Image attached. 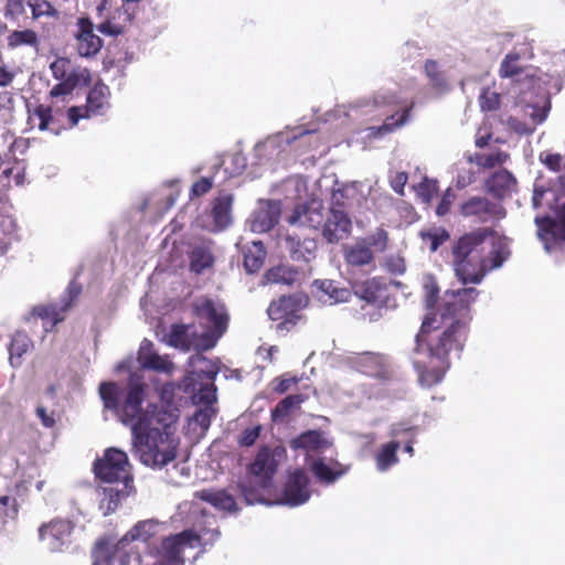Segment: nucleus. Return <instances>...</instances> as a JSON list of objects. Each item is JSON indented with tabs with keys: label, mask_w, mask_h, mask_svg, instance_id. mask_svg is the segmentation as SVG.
<instances>
[{
	"label": "nucleus",
	"mask_w": 565,
	"mask_h": 565,
	"mask_svg": "<svg viewBox=\"0 0 565 565\" xmlns=\"http://www.w3.org/2000/svg\"><path fill=\"white\" fill-rule=\"evenodd\" d=\"M98 393L104 408L130 426L134 450L141 463L162 469L175 460L179 441L174 437V425L178 414L171 409H159L156 404L142 408L147 393L142 377L130 375L125 387L113 381L102 382Z\"/></svg>",
	"instance_id": "1"
},
{
	"label": "nucleus",
	"mask_w": 565,
	"mask_h": 565,
	"mask_svg": "<svg viewBox=\"0 0 565 565\" xmlns=\"http://www.w3.org/2000/svg\"><path fill=\"white\" fill-rule=\"evenodd\" d=\"M441 322L436 317L426 316L415 337L413 366L418 382L424 387L438 385L451 366V358L460 356L468 335L462 320Z\"/></svg>",
	"instance_id": "2"
},
{
	"label": "nucleus",
	"mask_w": 565,
	"mask_h": 565,
	"mask_svg": "<svg viewBox=\"0 0 565 565\" xmlns=\"http://www.w3.org/2000/svg\"><path fill=\"white\" fill-rule=\"evenodd\" d=\"M495 231L482 227L465 233L451 248L452 266L457 278L463 284H480L487 273L497 269L509 258L510 249L505 238L498 237L491 249L486 252V241Z\"/></svg>",
	"instance_id": "3"
},
{
	"label": "nucleus",
	"mask_w": 565,
	"mask_h": 565,
	"mask_svg": "<svg viewBox=\"0 0 565 565\" xmlns=\"http://www.w3.org/2000/svg\"><path fill=\"white\" fill-rule=\"evenodd\" d=\"M192 309L200 324L206 329L202 334L203 349H212L227 330L230 321L227 309L223 302L207 297L199 299L193 303Z\"/></svg>",
	"instance_id": "4"
},
{
	"label": "nucleus",
	"mask_w": 565,
	"mask_h": 565,
	"mask_svg": "<svg viewBox=\"0 0 565 565\" xmlns=\"http://www.w3.org/2000/svg\"><path fill=\"white\" fill-rule=\"evenodd\" d=\"M93 471L95 477L105 483H134L128 456L118 448H107L103 457L95 460Z\"/></svg>",
	"instance_id": "5"
},
{
	"label": "nucleus",
	"mask_w": 565,
	"mask_h": 565,
	"mask_svg": "<svg viewBox=\"0 0 565 565\" xmlns=\"http://www.w3.org/2000/svg\"><path fill=\"white\" fill-rule=\"evenodd\" d=\"M195 542H199V537L192 529L164 537L158 550V561L153 565H184L183 552L194 548Z\"/></svg>",
	"instance_id": "6"
},
{
	"label": "nucleus",
	"mask_w": 565,
	"mask_h": 565,
	"mask_svg": "<svg viewBox=\"0 0 565 565\" xmlns=\"http://www.w3.org/2000/svg\"><path fill=\"white\" fill-rule=\"evenodd\" d=\"M302 300L299 295H284L269 303L267 315L270 320L279 321V330L288 331L300 319L299 311L305 307Z\"/></svg>",
	"instance_id": "7"
},
{
	"label": "nucleus",
	"mask_w": 565,
	"mask_h": 565,
	"mask_svg": "<svg viewBox=\"0 0 565 565\" xmlns=\"http://www.w3.org/2000/svg\"><path fill=\"white\" fill-rule=\"evenodd\" d=\"M479 291L473 288H462L454 292L439 308L440 318L446 321L462 320L468 327L470 305L476 301Z\"/></svg>",
	"instance_id": "8"
},
{
	"label": "nucleus",
	"mask_w": 565,
	"mask_h": 565,
	"mask_svg": "<svg viewBox=\"0 0 565 565\" xmlns=\"http://www.w3.org/2000/svg\"><path fill=\"white\" fill-rule=\"evenodd\" d=\"M459 213L463 217H473L480 223L498 221L505 217V209L484 196H471L459 206Z\"/></svg>",
	"instance_id": "9"
},
{
	"label": "nucleus",
	"mask_w": 565,
	"mask_h": 565,
	"mask_svg": "<svg viewBox=\"0 0 565 565\" xmlns=\"http://www.w3.org/2000/svg\"><path fill=\"white\" fill-rule=\"evenodd\" d=\"M310 479L302 468H296L287 476L281 492V502L289 507H297L306 503L311 495Z\"/></svg>",
	"instance_id": "10"
},
{
	"label": "nucleus",
	"mask_w": 565,
	"mask_h": 565,
	"mask_svg": "<svg viewBox=\"0 0 565 565\" xmlns=\"http://www.w3.org/2000/svg\"><path fill=\"white\" fill-rule=\"evenodd\" d=\"M289 447L294 451H303L308 458L333 447V439L324 430L309 429L290 439Z\"/></svg>",
	"instance_id": "11"
},
{
	"label": "nucleus",
	"mask_w": 565,
	"mask_h": 565,
	"mask_svg": "<svg viewBox=\"0 0 565 565\" xmlns=\"http://www.w3.org/2000/svg\"><path fill=\"white\" fill-rule=\"evenodd\" d=\"M350 363L356 371L371 377L387 381L393 376V372L386 358L380 353H355L350 358Z\"/></svg>",
	"instance_id": "12"
},
{
	"label": "nucleus",
	"mask_w": 565,
	"mask_h": 565,
	"mask_svg": "<svg viewBox=\"0 0 565 565\" xmlns=\"http://www.w3.org/2000/svg\"><path fill=\"white\" fill-rule=\"evenodd\" d=\"M73 529L72 522L64 519H53L39 527V539L51 552H60L70 541Z\"/></svg>",
	"instance_id": "13"
},
{
	"label": "nucleus",
	"mask_w": 565,
	"mask_h": 565,
	"mask_svg": "<svg viewBox=\"0 0 565 565\" xmlns=\"http://www.w3.org/2000/svg\"><path fill=\"white\" fill-rule=\"evenodd\" d=\"M540 238L548 252L563 249L565 246V212L559 221L551 216L536 217Z\"/></svg>",
	"instance_id": "14"
},
{
	"label": "nucleus",
	"mask_w": 565,
	"mask_h": 565,
	"mask_svg": "<svg viewBox=\"0 0 565 565\" xmlns=\"http://www.w3.org/2000/svg\"><path fill=\"white\" fill-rule=\"evenodd\" d=\"M77 30L74 33L76 52L81 57H94L103 47V40L94 33V24L87 17H82L76 22Z\"/></svg>",
	"instance_id": "15"
},
{
	"label": "nucleus",
	"mask_w": 565,
	"mask_h": 565,
	"mask_svg": "<svg viewBox=\"0 0 565 565\" xmlns=\"http://www.w3.org/2000/svg\"><path fill=\"white\" fill-rule=\"evenodd\" d=\"M324 218L322 201L312 199L303 204L296 205L287 221L291 225L298 224L318 230L323 227Z\"/></svg>",
	"instance_id": "16"
},
{
	"label": "nucleus",
	"mask_w": 565,
	"mask_h": 565,
	"mask_svg": "<svg viewBox=\"0 0 565 565\" xmlns=\"http://www.w3.org/2000/svg\"><path fill=\"white\" fill-rule=\"evenodd\" d=\"M352 231V221L348 212L329 209L322 227V237L330 244L347 238Z\"/></svg>",
	"instance_id": "17"
},
{
	"label": "nucleus",
	"mask_w": 565,
	"mask_h": 565,
	"mask_svg": "<svg viewBox=\"0 0 565 565\" xmlns=\"http://www.w3.org/2000/svg\"><path fill=\"white\" fill-rule=\"evenodd\" d=\"M137 361L142 369L156 372L171 373L174 367L169 355L158 354L154 351L152 341L148 339L142 340L138 350Z\"/></svg>",
	"instance_id": "18"
},
{
	"label": "nucleus",
	"mask_w": 565,
	"mask_h": 565,
	"mask_svg": "<svg viewBox=\"0 0 565 565\" xmlns=\"http://www.w3.org/2000/svg\"><path fill=\"white\" fill-rule=\"evenodd\" d=\"M193 362L202 363L206 366L205 369L194 372V374H196L199 379L209 381L207 384L200 388L195 398H198V403L204 404L205 407H212V404L216 402V387L214 386L213 381L217 375V370L203 355L195 356Z\"/></svg>",
	"instance_id": "19"
},
{
	"label": "nucleus",
	"mask_w": 565,
	"mask_h": 565,
	"mask_svg": "<svg viewBox=\"0 0 565 565\" xmlns=\"http://www.w3.org/2000/svg\"><path fill=\"white\" fill-rule=\"evenodd\" d=\"M354 294L365 302L377 307L386 305L387 287L380 278H371L356 282L353 286Z\"/></svg>",
	"instance_id": "20"
},
{
	"label": "nucleus",
	"mask_w": 565,
	"mask_h": 565,
	"mask_svg": "<svg viewBox=\"0 0 565 565\" xmlns=\"http://www.w3.org/2000/svg\"><path fill=\"white\" fill-rule=\"evenodd\" d=\"M92 83V73L87 67L74 66L71 76L67 79H61L50 90V97L71 95L77 86H89Z\"/></svg>",
	"instance_id": "21"
},
{
	"label": "nucleus",
	"mask_w": 565,
	"mask_h": 565,
	"mask_svg": "<svg viewBox=\"0 0 565 565\" xmlns=\"http://www.w3.org/2000/svg\"><path fill=\"white\" fill-rule=\"evenodd\" d=\"M110 88L102 81H97L86 96L87 111L92 116L104 115L110 107Z\"/></svg>",
	"instance_id": "22"
},
{
	"label": "nucleus",
	"mask_w": 565,
	"mask_h": 565,
	"mask_svg": "<svg viewBox=\"0 0 565 565\" xmlns=\"http://www.w3.org/2000/svg\"><path fill=\"white\" fill-rule=\"evenodd\" d=\"M160 523L154 520L139 521L134 527L128 531L118 542V551H122L127 545L134 541L149 543L159 532Z\"/></svg>",
	"instance_id": "23"
},
{
	"label": "nucleus",
	"mask_w": 565,
	"mask_h": 565,
	"mask_svg": "<svg viewBox=\"0 0 565 565\" xmlns=\"http://www.w3.org/2000/svg\"><path fill=\"white\" fill-rule=\"evenodd\" d=\"M286 244L290 257L295 262L309 263L316 258L318 245L315 238H301L297 235H288L286 237Z\"/></svg>",
	"instance_id": "24"
},
{
	"label": "nucleus",
	"mask_w": 565,
	"mask_h": 565,
	"mask_svg": "<svg viewBox=\"0 0 565 565\" xmlns=\"http://www.w3.org/2000/svg\"><path fill=\"white\" fill-rule=\"evenodd\" d=\"M134 483L114 484L103 489L99 508L104 515H109L117 510L120 502L134 492Z\"/></svg>",
	"instance_id": "25"
},
{
	"label": "nucleus",
	"mask_w": 565,
	"mask_h": 565,
	"mask_svg": "<svg viewBox=\"0 0 565 565\" xmlns=\"http://www.w3.org/2000/svg\"><path fill=\"white\" fill-rule=\"evenodd\" d=\"M516 184V180L511 172L505 169L499 170L490 175L486 181V190L494 198L502 200Z\"/></svg>",
	"instance_id": "26"
},
{
	"label": "nucleus",
	"mask_w": 565,
	"mask_h": 565,
	"mask_svg": "<svg viewBox=\"0 0 565 565\" xmlns=\"http://www.w3.org/2000/svg\"><path fill=\"white\" fill-rule=\"evenodd\" d=\"M40 43L38 32L31 28L10 30L6 36V47L8 51H17L21 47L38 50Z\"/></svg>",
	"instance_id": "27"
},
{
	"label": "nucleus",
	"mask_w": 565,
	"mask_h": 565,
	"mask_svg": "<svg viewBox=\"0 0 565 565\" xmlns=\"http://www.w3.org/2000/svg\"><path fill=\"white\" fill-rule=\"evenodd\" d=\"M243 265L247 273L255 274L264 265L267 252L262 241H253L242 247Z\"/></svg>",
	"instance_id": "28"
},
{
	"label": "nucleus",
	"mask_w": 565,
	"mask_h": 565,
	"mask_svg": "<svg viewBox=\"0 0 565 565\" xmlns=\"http://www.w3.org/2000/svg\"><path fill=\"white\" fill-rule=\"evenodd\" d=\"M232 194H222L214 199L211 215L217 231L226 228L232 222Z\"/></svg>",
	"instance_id": "29"
},
{
	"label": "nucleus",
	"mask_w": 565,
	"mask_h": 565,
	"mask_svg": "<svg viewBox=\"0 0 565 565\" xmlns=\"http://www.w3.org/2000/svg\"><path fill=\"white\" fill-rule=\"evenodd\" d=\"M131 20L132 17L126 9H118L104 22L98 24L97 30L104 35L118 36L125 33Z\"/></svg>",
	"instance_id": "30"
},
{
	"label": "nucleus",
	"mask_w": 565,
	"mask_h": 565,
	"mask_svg": "<svg viewBox=\"0 0 565 565\" xmlns=\"http://www.w3.org/2000/svg\"><path fill=\"white\" fill-rule=\"evenodd\" d=\"M310 471L320 482L331 484L347 472V468L338 461L334 467H330L322 458H316L310 463Z\"/></svg>",
	"instance_id": "31"
},
{
	"label": "nucleus",
	"mask_w": 565,
	"mask_h": 565,
	"mask_svg": "<svg viewBox=\"0 0 565 565\" xmlns=\"http://www.w3.org/2000/svg\"><path fill=\"white\" fill-rule=\"evenodd\" d=\"M277 467L278 461L275 459L274 451L269 447H263L250 465V471L258 477L271 478Z\"/></svg>",
	"instance_id": "32"
},
{
	"label": "nucleus",
	"mask_w": 565,
	"mask_h": 565,
	"mask_svg": "<svg viewBox=\"0 0 565 565\" xmlns=\"http://www.w3.org/2000/svg\"><path fill=\"white\" fill-rule=\"evenodd\" d=\"M215 258L210 247L204 245L194 246L189 252V269L195 275L203 274L214 266Z\"/></svg>",
	"instance_id": "33"
},
{
	"label": "nucleus",
	"mask_w": 565,
	"mask_h": 565,
	"mask_svg": "<svg viewBox=\"0 0 565 565\" xmlns=\"http://www.w3.org/2000/svg\"><path fill=\"white\" fill-rule=\"evenodd\" d=\"M195 497L204 502L212 504L213 507L224 510L227 512L237 511V504L235 499L228 494L225 490H211L203 489L198 491Z\"/></svg>",
	"instance_id": "34"
},
{
	"label": "nucleus",
	"mask_w": 565,
	"mask_h": 565,
	"mask_svg": "<svg viewBox=\"0 0 565 565\" xmlns=\"http://www.w3.org/2000/svg\"><path fill=\"white\" fill-rule=\"evenodd\" d=\"M279 222V211L275 207L259 210L252 220V230L257 233L271 231Z\"/></svg>",
	"instance_id": "35"
},
{
	"label": "nucleus",
	"mask_w": 565,
	"mask_h": 565,
	"mask_svg": "<svg viewBox=\"0 0 565 565\" xmlns=\"http://www.w3.org/2000/svg\"><path fill=\"white\" fill-rule=\"evenodd\" d=\"M401 444L395 440L381 446L375 455V465L379 471L384 472L398 462L397 450Z\"/></svg>",
	"instance_id": "36"
},
{
	"label": "nucleus",
	"mask_w": 565,
	"mask_h": 565,
	"mask_svg": "<svg viewBox=\"0 0 565 565\" xmlns=\"http://www.w3.org/2000/svg\"><path fill=\"white\" fill-rule=\"evenodd\" d=\"M344 259L351 266H364L373 262V252L365 244L356 243L344 250Z\"/></svg>",
	"instance_id": "37"
},
{
	"label": "nucleus",
	"mask_w": 565,
	"mask_h": 565,
	"mask_svg": "<svg viewBox=\"0 0 565 565\" xmlns=\"http://www.w3.org/2000/svg\"><path fill=\"white\" fill-rule=\"evenodd\" d=\"M32 345L31 339L24 332H17L11 339L9 353L10 363L13 367L21 365V358L25 354Z\"/></svg>",
	"instance_id": "38"
},
{
	"label": "nucleus",
	"mask_w": 565,
	"mask_h": 565,
	"mask_svg": "<svg viewBox=\"0 0 565 565\" xmlns=\"http://www.w3.org/2000/svg\"><path fill=\"white\" fill-rule=\"evenodd\" d=\"M115 545L108 539L98 540L92 550V565H111Z\"/></svg>",
	"instance_id": "39"
},
{
	"label": "nucleus",
	"mask_w": 565,
	"mask_h": 565,
	"mask_svg": "<svg viewBox=\"0 0 565 565\" xmlns=\"http://www.w3.org/2000/svg\"><path fill=\"white\" fill-rule=\"evenodd\" d=\"M26 6L31 10L33 21H39L41 18L58 20L61 17V12L50 0H26Z\"/></svg>",
	"instance_id": "40"
},
{
	"label": "nucleus",
	"mask_w": 565,
	"mask_h": 565,
	"mask_svg": "<svg viewBox=\"0 0 565 565\" xmlns=\"http://www.w3.org/2000/svg\"><path fill=\"white\" fill-rule=\"evenodd\" d=\"M188 329L189 327L182 323L172 324L167 343L182 351H189L191 349V340L188 334Z\"/></svg>",
	"instance_id": "41"
},
{
	"label": "nucleus",
	"mask_w": 565,
	"mask_h": 565,
	"mask_svg": "<svg viewBox=\"0 0 565 565\" xmlns=\"http://www.w3.org/2000/svg\"><path fill=\"white\" fill-rule=\"evenodd\" d=\"M354 195L355 189L353 186L342 185L341 188L334 189L331 194L329 209L347 212L348 207L352 204Z\"/></svg>",
	"instance_id": "42"
},
{
	"label": "nucleus",
	"mask_w": 565,
	"mask_h": 565,
	"mask_svg": "<svg viewBox=\"0 0 565 565\" xmlns=\"http://www.w3.org/2000/svg\"><path fill=\"white\" fill-rule=\"evenodd\" d=\"M297 270L288 266H276L268 269L265 279L270 284L292 285L297 278Z\"/></svg>",
	"instance_id": "43"
},
{
	"label": "nucleus",
	"mask_w": 565,
	"mask_h": 565,
	"mask_svg": "<svg viewBox=\"0 0 565 565\" xmlns=\"http://www.w3.org/2000/svg\"><path fill=\"white\" fill-rule=\"evenodd\" d=\"M305 402V396L301 394L288 395L277 403L275 408L271 411V417L274 420L282 419L287 417L294 408Z\"/></svg>",
	"instance_id": "44"
},
{
	"label": "nucleus",
	"mask_w": 565,
	"mask_h": 565,
	"mask_svg": "<svg viewBox=\"0 0 565 565\" xmlns=\"http://www.w3.org/2000/svg\"><path fill=\"white\" fill-rule=\"evenodd\" d=\"M64 312L63 307L58 309L56 306L52 305L40 306L34 309V315L45 321V330H49L47 324L50 326V329H52L58 322L63 321Z\"/></svg>",
	"instance_id": "45"
},
{
	"label": "nucleus",
	"mask_w": 565,
	"mask_h": 565,
	"mask_svg": "<svg viewBox=\"0 0 565 565\" xmlns=\"http://www.w3.org/2000/svg\"><path fill=\"white\" fill-rule=\"evenodd\" d=\"M520 54L516 52H512L505 55L503 61L500 64L499 74L502 78L513 77L522 73V67L520 66Z\"/></svg>",
	"instance_id": "46"
},
{
	"label": "nucleus",
	"mask_w": 565,
	"mask_h": 565,
	"mask_svg": "<svg viewBox=\"0 0 565 565\" xmlns=\"http://www.w3.org/2000/svg\"><path fill=\"white\" fill-rule=\"evenodd\" d=\"M318 286L319 289L327 294L334 302L348 301L350 297V290L339 287L333 280H322Z\"/></svg>",
	"instance_id": "47"
},
{
	"label": "nucleus",
	"mask_w": 565,
	"mask_h": 565,
	"mask_svg": "<svg viewBox=\"0 0 565 565\" xmlns=\"http://www.w3.org/2000/svg\"><path fill=\"white\" fill-rule=\"evenodd\" d=\"M425 74L429 78L434 87L441 88L447 84L444 72L440 70L439 64L435 60H427L425 62Z\"/></svg>",
	"instance_id": "48"
},
{
	"label": "nucleus",
	"mask_w": 565,
	"mask_h": 565,
	"mask_svg": "<svg viewBox=\"0 0 565 565\" xmlns=\"http://www.w3.org/2000/svg\"><path fill=\"white\" fill-rule=\"evenodd\" d=\"M72 62L68 57L58 56L50 64L52 76L56 81L67 79L72 74Z\"/></svg>",
	"instance_id": "49"
},
{
	"label": "nucleus",
	"mask_w": 565,
	"mask_h": 565,
	"mask_svg": "<svg viewBox=\"0 0 565 565\" xmlns=\"http://www.w3.org/2000/svg\"><path fill=\"white\" fill-rule=\"evenodd\" d=\"M480 108L483 111H493L499 109L501 104V96L499 93L486 87L481 90L479 96Z\"/></svg>",
	"instance_id": "50"
},
{
	"label": "nucleus",
	"mask_w": 565,
	"mask_h": 565,
	"mask_svg": "<svg viewBox=\"0 0 565 565\" xmlns=\"http://www.w3.org/2000/svg\"><path fill=\"white\" fill-rule=\"evenodd\" d=\"M32 117H35L39 119L38 128L41 131H45L49 129L50 124L53 121V109L49 105L39 104L34 107L33 111L31 113L29 119Z\"/></svg>",
	"instance_id": "51"
},
{
	"label": "nucleus",
	"mask_w": 565,
	"mask_h": 565,
	"mask_svg": "<svg viewBox=\"0 0 565 565\" xmlns=\"http://www.w3.org/2000/svg\"><path fill=\"white\" fill-rule=\"evenodd\" d=\"M25 0H6L3 15L9 21H18L25 14Z\"/></svg>",
	"instance_id": "52"
},
{
	"label": "nucleus",
	"mask_w": 565,
	"mask_h": 565,
	"mask_svg": "<svg viewBox=\"0 0 565 565\" xmlns=\"http://www.w3.org/2000/svg\"><path fill=\"white\" fill-rule=\"evenodd\" d=\"M19 514V503L15 498L0 495V518L2 520H15Z\"/></svg>",
	"instance_id": "53"
},
{
	"label": "nucleus",
	"mask_w": 565,
	"mask_h": 565,
	"mask_svg": "<svg viewBox=\"0 0 565 565\" xmlns=\"http://www.w3.org/2000/svg\"><path fill=\"white\" fill-rule=\"evenodd\" d=\"M388 243V233L384 228H376L374 233L365 238V245L376 252H384Z\"/></svg>",
	"instance_id": "54"
},
{
	"label": "nucleus",
	"mask_w": 565,
	"mask_h": 565,
	"mask_svg": "<svg viewBox=\"0 0 565 565\" xmlns=\"http://www.w3.org/2000/svg\"><path fill=\"white\" fill-rule=\"evenodd\" d=\"M199 542H195V547H200L201 552H205L207 546H212L221 536L218 527L214 529H202L200 533H196Z\"/></svg>",
	"instance_id": "55"
},
{
	"label": "nucleus",
	"mask_w": 565,
	"mask_h": 565,
	"mask_svg": "<svg viewBox=\"0 0 565 565\" xmlns=\"http://www.w3.org/2000/svg\"><path fill=\"white\" fill-rule=\"evenodd\" d=\"M299 382V379L297 376H291L288 373H285L280 376L275 377L270 382V386L273 392L277 394H285L287 391L290 390L291 386L297 385Z\"/></svg>",
	"instance_id": "56"
},
{
	"label": "nucleus",
	"mask_w": 565,
	"mask_h": 565,
	"mask_svg": "<svg viewBox=\"0 0 565 565\" xmlns=\"http://www.w3.org/2000/svg\"><path fill=\"white\" fill-rule=\"evenodd\" d=\"M509 159V154L503 151H497L491 154H477L476 162L483 168H494L495 166L504 163Z\"/></svg>",
	"instance_id": "57"
},
{
	"label": "nucleus",
	"mask_w": 565,
	"mask_h": 565,
	"mask_svg": "<svg viewBox=\"0 0 565 565\" xmlns=\"http://www.w3.org/2000/svg\"><path fill=\"white\" fill-rule=\"evenodd\" d=\"M409 116V109H404L398 117L396 115L388 116L383 125L379 127V132L381 135L392 132L394 129L403 126Z\"/></svg>",
	"instance_id": "58"
},
{
	"label": "nucleus",
	"mask_w": 565,
	"mask_h": 565,
	"mask_svg": "<svg viewBox=\"0 0 565 565\" xmlns=\"http://www.w3.org/2000/svg\"><path fill=\"white\" fill-rule=\"evenodd\" d=\"M115 557L118 559L119 565H131V563L141 565V554L134 548L128 550V545L119 552L116 543Z\"/></svg>",
	"instance_id": "59"
},
{
	"label": "nucleus",
	"mask_w": 565,
	"mask_h": 565,
	"mask_svg": "<svg viewBox=\"0 0 565 565\" xmlns=\"http://www.w3.org/2000/svg\"><path fill=\"white\" fill-rule=\"evenodd\" d=\"M174 396V387L172 384L167 383L160 388V399L163 403V405L158 406L159 409H171L174 411L179 415V409L177 407L172 406Z\"/></svg>",
	"instance_id": "60"
},
{
	"label": "nucleus",
	"mask_w": 565,
	"mask_h": 565,
	"mask_svg": "<svg viewBox=\"0 0 565 565\" xmlns=\"http://www.w3.org/2000/svg\"><path fill=\"white\" fill-rule=\"evenodd\" d=\"M213 188V178H201L195 181L190 189V199L200 198L211 191Z\"/></svg>",
	"instance_id": "61"
},
{
	"label": "nucleus",
	"mask_w": 565,
	"mask_h": 565,
	"mask_svg": "<svg viewBox=\"0 0 565 565\" xmlns=\"http://www.w3.org/2000/svg\"><path fill=\"white\" fill-rule=\"evenodd\" d=\"M424 238H428L430 241V250L436 252L439 246H441L446 241L449 239V233L441 228L437 231H431L423 234Z\"/></svg>",
	"instance_id": "62"
},
{
	"label": "nucleus",
	"mask_w": 565,
	"mask_h": 565,
	"mask_svg": "<svg viewBox=\"0 0 565 565\" xmlns=\"http://www.w3.org/2000/svg\"><path fill=\"white\" fill-rule=\"evenodd\" d=\"M215 415L213 407H204L198 409L193 415V420L202 428L207 429L211 425L212 417Z\"/></svg>",
	"instance_id": "63"
},
{
	"label": "nucleus",
	"mask_w": 565,
	"mask_h": 565,
	"mask_svg": "<svg viewBox=\"0 0 565 565\" xmlns=\"http://www.w3.org/2000/svg\"><path fill=\"white\" fill-rule=\"evenodd\" d=\"M540 160L546 168L553 172H558L562 169L563 157L559 153H541Z\"/></svg>",
	"instance_id": "64"
}]
</instances>
